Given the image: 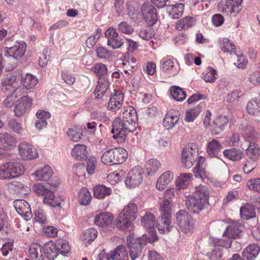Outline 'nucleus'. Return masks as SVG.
Masks as SVG:
<instances>
[{
	"label": "nucleus",
	"mask_w": 260,
	"mask_h": 260,
	"mask_svg": "<svg viewBox=\"0 0 260 260\" xmlns=\"http://www.w3.org/2000/svg\"><path fill=\"white\" fill-rule=\"evenodd\" d=\"M17 143L15 137L8 133L0 134V149L3 150H11L15 146Z\"/></svg>",
	"instance_id": "nucleus-20"
},
{
	"label": "nucleus",
	"mask_w": 260,
	"mask_h": 260,
	"mask_svg": "<svg viewBox=\"0 0 260 260\" xmlns=\"http://www.w3.org/2000/svg\"><path fill=\"white\" fill-rule=\"evenodd\" d=\"M113 220V216L109 212H101L94 217V223L99 226L104 228L110 225Z\"/></svg>",
	"instance_id": "nucleus-28"
},
{
	"label": "nucleus",
	"mask_w": 260,
	"mask_h": 260,
	"mask_svg": "<svg viewBox=\"0 0 260 260\" xmlns=\"http://www.w3.org/2000/svg\"><path fill=\"white\" fill-rule=\"evenodd\" d=\"M219 43L222 51L224 52H229L231 54H236V50L234 45L232 43L228 38L219 39Z\"/></svg>",
	"instance_id": "nucleus-45"
},
{
	"label": "nucleus",
	"mask_w": 260,
	"mask_h": 260,
	"mask_svg": "<svg viewBox=\"0 0 260 260\" xmlns=\"http://www.w3.org/2000/svg\"><path fill=\"white\" fill-rule=\"evenodd\" d=\"M98 232L94 228H89L84 231L81 236L83 240H87L89 244L93 241L97 237Z\"/></svg>",
	"instance_id": "nucleus-55"
},
{
	"label": "nucleus",
	"mask_w": 260,
	"mask_h": 260,
	"mask_svg": "<svg viewBox=\"0 0 260 260\" xmlns=\"http://www.w3.org/2000/svg\"><path fill=\"white\" fill-rule=\"evenodd\" d=\"M14 207L17 212L25 220H28L32 217V213L29 204L24 200H16L13 202Z\"/></svg>",
	"instance_id": "nucleus-15"
},
{
	"label": "nucleus",
	"mask_w": 260,
	"mask_h": 260,
	"mask_svg": "<svg viewBox=\"0 0 260 260\" xmlns=\"http://www.w3.org/2000/svg\"><path fill=\"white\" fill-rule=\"evenodd\" d=\"M94 93L96 99H101L103 98L109 86V81L107 78L99 79Z\"/></svg>",
	"instance_id": "nucleus-34"
},
{
	"label": "nucleus",
	"mask_w": 260,
	"mask_h": 260,
	"mask_svg": "<svg viewBox=\"0 0 260 260\" xmlns=\"http://www.w3.org/2000/svg\"><path fill=\"white\" fill-rule=\"evenodd\" d=\"M33 191L39 196H42L43 198L45 196L50 189L46 187L44 185L37 183L32 186Z\"/></svg>",
	"instance_id": "nucleus-56"
},
{
	"label": "nucleus",
	"mask_w": 260,
	"mask_h": 260,
	"mask_svg": "<svg viewBox=\"0 0 260 260\" xmlns=\"http://www.w3.org/2000/svg\"><path fill=\"white\" fill-rule=\"evenodd\" d=\"M38 82L37 77L30 74L22 75L21 83L23 87L28 89L32 88Z\"/></svg>",
	"instance_id": "nucleus-40"
},
{
	"label": "nucleus",
	"mask_w": 260,
	"mask_h": 260,
	"mask_svg": "<svg viewBox=\"0 0 260 260\" xmlns=\"http://www.w3.org/2000/svg\"><path fill=\"white\" fill-rule=\"evenodd\" d=\"M179 225V231L187 235L192 234L194 231L195 222L190 214L185 210H179L176 214Z\"/></svg>",
	"instance_id": "nucleus-6"
},
{
	"label": "nucleus",
	"mask_w": 260,
	"mask_h": 260,
	"mask_svg": "<svg viewBox=\"0 0 260 260\" xmlns=\"http://www.w3.org/2000/svg\"><path fill=\"white\" fill-rule=\"evenodd\" d=\"M67 133L68 136L73 142H78L82 138V134L76 128H70Z\"/></svg>",
	"instance_id": "nucleus-62"
},
{
	"label": "nucleus",
	"mask_w": 260,
	"mask_h": 260,
	"mask_svg": "<svg viewBox=\"0 0 260 260\" xmlns=\"http://www.w3.org/2000/svg\"><path fill=\"white\" fill-rule=\"evenodd\" d=\"M43 246L38 243H33L30 245L28 255L31 260H44Z\"/></svg>",
	"instance_id": "nucleus-25"
},
{
	"label": "nucleus",
	"mask_w": 260,
	"mask_h": 260,
	"mask_svg": "<svg viewBox=\"0 0 260 260\" xmlns=\"http://www.w3.org/2000/svg\"><path fill=\"white\" fill-rule=\"evenodd\" d=\"M43 201L45 204L53 207L61 208L64 205L63 199L59 196H55L54 191L51 190L44 196Z\"/></svg>",
	"instance_id": "nucleus-22"
},
{
	"label": "nucleus",
	"mask_w": 260,
	"mask_h": 260,
	"mask_svg": "<svg viewBox=\"0 0 260 260\" xmlns=\"http://www.w3.org/2000/svg\"><path fill=\"white\" fill-rule=\"evenodd\" d=\"M196 167L193 168V174L196 178H200L204 180L205 178H207L208 173L205 171L203 165L205 162V157L200 156L198 157Z\"/></svg>",
	"instance_id": "nucleus-32"
},
{
	"label": "nucleus",
	"mask_w": 260,
	"mask_h": 260,
	"mask_svg": "<svg viewBox=\"0 0 260 260\" xmlns=\"http://www.w3.org/2000/svg\"><path fill=\"white\" fill-rule=\"evenodd\" d=\"M128 127V132H133L138 126V116L136 110L132 106L126 107L122 113V119Z\"/></svg>",
	"instance_id": "nucleus-8"
},
{
	"label": "nucleus",
	"mask_w": 260,
	"mask_h": 260,
	"mask_svg": "<svg viewBox=\"0 0 260 260\" xmlns=\"http://www.w3.org/2000/svg\"><path fill=\"white\" fill-rule=\"evenodd\" d=\"M71 154L76 160H86L88 157L87 147L83 144H78L72 149Z\"/></svg>",
	"instance_id": "nucleus-31"
},
{
	"label": "nucleus",
	"mask_w": 260,
	"mask_h": 260,
	"mask_svg": "<svg viewBox=\"0 0 260 260\" xmlns=\"http://www.w3.org/2000/svg\"><path fill=\"white\" fill-rule=\"evenodd\" d=\"M223 154L230 160L238 161L242 158L243 153L240 149L233 148L224 150Z\"/></svg>",
	"instance_id": "nucleus-42"
},
{
	"label": "nucleus",
	"mask_w": 260,
	"mask_h": 260,
	"mask_svg": "<svg viewBox=\"0 0 260 260\" xmlns=\"http://www.w3.org/2000/svg\"><path fill=\"white\" fill-rule=\"evenodd\" d=\"M247 112L252 115L259 116L260 115V98L252 99L247 104Z\"/></svg>",
	"instance_id": "nucleus-39"
},
{
	"label": "nucleus",
	"mask_w": 260,
	"mask_h": 260,
	"mask_svg": "<svg viewBox=\"0 0 260 260\" xmlns=\"http://www.w3.org/2000/svg\"><path fill=\"white\" fill-rule=\"evenodd\" d=\"M24 166L19 162L10 161L0 167V179H12L22 175L24 172Z\"/></svg>",
	"instance_id": "nucleus-5"
},
{
	"label": "nucleus",
	"mask_w": 260,
	"mask_h": 260,
	"mask_svg": "<svg viewBox=\"0 0 260 260\" xmlns=\"http://www.w3.org/2000/svg\"><path fill=\"white\" fill-rule=\"evenodd\" d=\"M160 69L161 72L169 76H173L178 73V70L174 66L173 58L170 56L164 57L160 61Z\"/></svg>",
	"instance_id": "nucleus-16"
},
{
	"label": "nucleus",
	"mask_w": 260,
	"mask_h": 260,
	"mask_svg": "<svg viewBox=\"0 0 260 260\" xmlns=\"http://www.w3.org/2000/svg\"><path fill=\"white\" fill-rule=\"evenodd\" d=\"M194 23V19L190 16H187L177 21L175 27L178 30L188 29L191 27Z\"/></svg>",
	"instance_id": "nucleus-44"
},
{
	"label": "nucleus",
	"mask_w": 260,
	"mask_h": 260,
	"mask_svg": "<svg viewBox=\"0 0 260 260\" xmlns=\"http://www.w3.org/2000/svg\"><path fill=\"white\" fill-rule=\"evenodd\" d=\"M173 178V174L170 171H166L157 179L156 184V188L159 190L164 189L172 182Z\"/></svg>",
	"instance_id": "nucleus-35"
},
{
	"label": "nucleus",
	"mask_w": 260,
	"mask_h": 260,
	"mask_svg": "<svg viewBox=\"0 0 260 260\" xmlns=\"http://www.w3.org/2000/svg\"><path fill=\"white\" fill-rule=\"evenodd\" d=\"M223 248L220 247L214 246V248L210 252L208 253L207 255L210 259L213 260L215 259H220L222 257Z\"/></svg>",
	"instance_id": "nucleus-60"
},
{
	"label": "nucleus",
	"mask_w": 260,
	"mask_h": 260,
	"mask_svg": "<svg viewBox=\"0 0 260 260\" xmlns=\"http://www.w3.org/2000/svg\"><path fill=\"white\" fill-rule=\"evenodd\" d=\"M171 218V217L164 216H159L155 225L160 234H165L170 231Z\"/></svg>",
	"instance_id": "nucleus-36"
},
{
	"label": "nucleus",
	"mask_w": 260,
	"mask_h": 260,
	"mask_svg": "<svg viewBox=\"0 0 260 260\" xmlns=\"http://www.w3.org/2000/svg\"><path fill=\"white\" fill-rule=\"evenodd\" d=\"M127 14L133 22H138V8L137 5L132 2L126 3Z\"/></svg>",
	"instance_id": "nucleus-47"
},
{
	"label": "nucleus",
	"mask_w": 260,
	"mask_h": 260,
	"mask_svg": "<svg viewBox=\"0 0 260 260\" xmlns=\"http://www.w3.org/2000/svg\"><path fill=\"white\" fill-rule=\"evenodd\" d=\"M171 202L169 199L163 200L160 204V215L171 217Z\"/></svg>",
	"instance_id": "nucleus-51"
},
{
	"label": "nucleus",
	"mask_w": 260,
	"mask_h": 260,
	"mask_svg": "<svg viewBox=\"0 0 260 260\" xmlns=\"http://www.w3.org/2000/svg\"><path fill=\"white\" fill-rule=\"evenodd\" d=\"M105 35L108 39L107 45L113 49L120 48L124 44L122 39L113 27L108 28L105 32Z\"/></svg>",
	"instance_id": "nucleus-14"
},
{
	"label": "nucleus",
	"mask_w": 260,
	"mask_h": 260,
	"mask_svg": "<svg viewBox=\"0 0 260 260\" xmlns=\"http://www.w3.org/2000/svg\"><path fill=\"white\" fill-rule=\"evenodd\" d=\"M142 18L146 24L150 26L154 25L158 20L157 12L151 4L144 3L141 8Z\"/></svg>",
	"instance_id": "nucleus-10"
},
{
	"label": "nucleus",
	"mask_w": 260,
	"mask_h": 260,
	"mask_svg": "<svg viewBox=\"0 0 260 260\" xmlns=\"http://www.w3.org/2000/svg\"><path fill=\"white\" fill-rule=\"evenodd\" d=\"M222 146L219 142L213 139L208 143L207 147V153L211 158H220L221 156V150Z\"/></svg>",
	"instance_id": "nucleus-26"
},
{
	"label": "nucleus",
	"mask_w": 260,
	"mask_h": 260,
	"mask_svg": "<svg viewBox=\"0 0 260 260\" xmlns=\"http://www.w3.org/2000/svg\"><path fill=\"white\" fill-rule=\"evenodd\" d=\"M107 260H128L126 248L122 245L117 246L106 256Z\"/></svg>",
	"instance_id": "nucleus-24"
},
{
	"label": "nucleus",
	"mask_w": 260,
	"mask_h": 260,
	"mask_svg": "<svg viewBox=\"0 0 260 260\" xmlns=\"http://www.w3.org/2000/svg\"><path fill=\"white\" fill-rule=\"evenodd\" d=\"M143 171L141 167H136L127 173L124 180L125 185L129 188L139 185L143 181Z\"/></svg>",
	"instance_id": "nucleus-11"
},
{
	"label": "nucleus",
	"mask_w": 260,
	"mask_h": 260,
	"mask_svg": "<svg viewBox=\"0 0 260 260\" xmlns=\"http://www.w3.org/2000/svg\"><path fill=\"white\" fill-rule=\"evenodd\" d=\"M16 86V77L14 75H8L2 79L1 90L5 94L12 93Z\"/></svg>",
	"instance_id": "nucleus-19"
},
{
	"label": "nucleus",
	"mask_w": 260,
	"mask_h": 260,
	"mask_svg": "<svg viewBox=\"0 0 260 260\" xmlns=\"http://www.w3.org/2000/svg\"><path fill=\"white\" fill-rule=\"evenodd\" d=\"M123 101V94L119 91H114L110 99L108 109L109 110L116 111L122 106Z\"/></svg>",
	"instance_id": "nucleus-21"
},
{
	"label": "nucleus",
	"mask_w": 260,
	"mask_h": 260,
	"mask_svg": "<svg viewBox=\"0 0 260 260\" xmlns=\"http://www.w3.org/2000/svg\"><path fill=\"white\" fill-rule=\"evenodd\" d=\"M118 30L124 34L130 35L134 30L133 27L126 21H122L118 25Z\"/></svg>",
	"instance_id": "nucleus-58"
},
{
	"label": "nucleus",
	"mask_w": 260,
	"mask_h": 260,
	"mask_svg": "<svg viewBox=\"0 0 260 260\" xmlns=\"http://www.w3.org/2000/svg\"><path fill=\"white\" fill-rule=\"evenodd\" d=\"M184 5L177 3L172 5L171 11L169 13L170 16L173 19H177L181 17L183 13Z\"/></svg>",
	"instance_id": "nucleus-52"
},
{
	"label": "nucleus",
	"mask_w": 260,
	"mask_h": 260,
	"mask_svg": "<svg viewBox=\"0 0 260 260\" xmlns=\"http://www.w3.org/2000/svg\"><path fill=\"white\" fill-rule=\"evenodd\" d=\"M32 99L27 96L21 98V100L15 106L14 112L16 117H20L32 105Z\"/></svg>",
	"instance_id": "nucleus-17"
},
{
	"label": "nucleus",
	"mask_w": 260,
	"mask_h": 260,
	"mask_svg": "<svg viewBox=\"0 0 260 260\" xmlns=\"http://www.w3.org/2000/svg\"><path fill=\"white\" fill-rule=\"evenodd\" d=\"M229 122L226 116L219 115L216 117L211 125L212 133L214 135L220 134L224 129Z\"/></svg>",
	"instance_id": "nucleus-18"
},
{
	"label": "nucleus",
	"mask_w": 260,
	"mask_h": 260,
	"mask_svg": "<svg viewBox=\"0 0 260 260\" xmlns=\"http://www.w3.org/2000/svg\"><path fill=\"white\" fill-rule=\"evenodd\" d=\"M138 214L137 205L128 204L119 213L116 221V226L122 230L128 229L134 221Z\"/></svg>",
	"instance_id": "nucleus-3"
},
{
	"label": "nucleus",
	"mask_w": 260,
	"mask_h": 260,
	"mask_svg": "<svg viewBox=\"0 0 260 260\" xmlns=\"http://www.w3.org/2000/svg\"><path fill=\"white\" fill-rule=\"evenodd\" d=\"M18 153L24 160H29L38 157L37 149L31 144L26 142H21L18 145Z\"/></svg>",
	"instance_id": "nucleus-12"
},
{
	"label": "nucleus",
	"mask_w": 260,
	"mask_h": 260,
	"mask_svg": "<svg viewBox=\"0 0 260 260\" xmlns=\"http://www.w3.org/2000/svg\"><path fill=\"white\" fill-rule=\"evenodd\" d=\"M210 191L206 185L196 187L193 194L186 201L188 210L193 214H199L208 204Z\"/></svg>",
	"instance_id": "nucleus-2"
},
{
	"label": "nucleus",
	"mask_w": 260,
	"mask_h": 260,
	"mask_svg": "<svg viewBox=\"0 0 260 260\" xmlns=\"http://www.w3.org/2000/svg\"><path fill=\"white\" fill-rule=\"evenodd\" d=\"M27 45L24 41L17 42L13 46L5 48L4 55L17 60H20L25 54Z\"/></svg>",
	"instance_id": "nucleus-9"
},
{
	"label": "nucleus",
	"mask_w": 260,
	"mask_h": 260,
	"mask_svg": "<svg viewBox=\"0 0 260 260\" xmlns=\"http://www.w3.org/2000/svg\"><path fill=\"white\" fill-rule=\"evenodd\" d=\"M126 150L122 147H115L106 151L101 156L103 163L108 166L122 164L127 158Z\"/></svg>",
	"instance_id": "nucleus-4"
},
{
	"label": "nucleus",
	"mask_w": 260,
	"mask_h": 260,
	"mask_svg": "<svg viewBox=\"0 0 260 260\" xmlns=\"http://www.w3.org/2000/svg\"><path fill=\"white\" fill-rule=\"evenodd\" d=\"M92 199L90 191L86 188H82L78 192V200L81 205L86 206L88 205Z\"/></svg>",
	"instance_id": "nucleus-48"
},
{
	"label": "nucleus",
	"mask_w": 260,
	"mask_h": 260,
	"mask_svg": "<svg viewBox=\"0 0 260 260\" xmlns=\"http://www.w3.org/2000/svg\"><path fill=\"white\" fill-rule=\"evenodd\" d=\"M198 151L194 143L188 144L182 150L181 159L183 166L186 168H190L196 159L198 157Z\"/></svg>",
	"instance_id": "nucleus-7"
},
{
	"label": "nucleus",
	"mask_w": 260,
	"mask_h": 260,
	"mask_svg": "<svg viewBox=\"0 0 260 260\" xmlns=\"http://www.w3.org/2000/svg\"><path fill=\"white\" fill-rule=\"evenodd\" d=\"M246 186L250 190L260 192V178H254L248 180Z\"/></svg>",
	"instance_id": "nucleus-63"
},
{
	"label": "nucleus",
	"mask_w": 260,
	"mask_h": 260,
	"mask_svg": "<svg viewBox=\"0 0 260 260\" xmlns=\"http://www.w3.org/2000/svg\"><path fill=\"white\" fill-rule=\"evenodd\" d=\"M98 57L102 59H108L112 55L111 51L104 47H99L95 50Z\"/></svg>",
	"instance_id": "nucleus-61"
},
{
	"label": "nucleus",
	"mask_w": 260,
	"mask_h": 260,
	"mask_svg": "<svg viewBox=\"0 0 260 260\" xmlns=\"http://www.w3.org/2000/svg\"><path fill=\"white\" fill-rule=\"evenodd\" d=\"M170 91L171 96L176 101H183L186 97L185 91L179 86H172Z\"/></svg>",
	"instance_id": "nucleus-46"
},
{
	"label": "nucleus",
	"mask_w": 260,
	"mask_h": 260,
	"mask_svg": "<svg viewBox=\"0 0 260 260\" xmlns=\"http://www.w3.org/2000/svg\"><path fill=\"white\" fill-rule=\"evenodd\" d=\"M141 224L148 230L150 235L143 234L142 237L136 239H127L132 260H135L141 255L142 249L148 243H152L157 240L154 228L156 224L155 218L152 213L145 214L141 219Z\"/></svg>",
	"instance_id": "nucleus-1"
},
{
	"label": "nucleus",
	"mask_w": 260,
	"mask_h": 260,
	"mask_svg": "<svg viewBox=\"0 0 260 260\" xmlns=\"http://www.w3.org/2000/svg\"><path fill=\"white\" fill-rule=\"evenodd\" d=\"M179 114L177 112L170 111L167 112L164 118L163 125L167 129L173 127L178 122Z\"/></svg>",
	"instance_id": "nucleus-30"
},
{
	"label": "nucleus",
	"mask_w": 260,
	"mask_h": 260,
	"mask_svg": "<svg viewBox=\"0 0 260 260\" xmlns=\"http://www.w3.org/2000/svg\"><path fill=\"white\" fill-rule=\"evenodd\" d=\"M192 176L190 173L181 174L176 181L177 187L179 189L186 188L190 182V179Z\"/></svg>",
	"instance_id": "nucleus-49"
},
{
	"label": "nucleus",
	"mask_w": 260,
	"mask_h": 260,
	"mask_svg": "<svg viewBox=\"0 0 260 260\" xmlns=\"http://www.w3.org/2000/svg\"><path fill=\"white\" fill-rule=\"evenodd\" d=\"M240 214L241 218L244 220L253 218L256 216L255 208L253 205L246 203L241 207Z\"/></svg>",
	"instance_id": "nucleus-37"
},
{
	"label": "nucleus",
	"mask_w": 260,
	"mask_h": 260,
	"mask_svg": "<svg viewBox=\"0 0 260 260\" xmlns=\"http://www.w3.org/2000/svg\"><path fill=\"white\" fill-rule=\"evenodd\" d=\"M52 174L53 171L51 168L48 165H46L43 169L32 173L31 176L37 181H48L52 176Z\"/></svg>",
	"instance_id": "nucleus-27"
},
{
	"label": "nucleus",
	"mask_w": 260,
	"mask_h": 260,
	"mask_svg": "<svg viewBox=\"0 0 260 260\" xmlns=\"http://www.w3.org/2000/svg\"><path fill=\"white\" fill-rule=\"evenodd\" d=\"M9 128L14 133L21 135L24 131L22 123L16 119H11L8 123Z\"/></svg>",
	"instance_id": "nucleus-54"
},
{
	"label": "nucleus",
	"mask_w": 260,
	"mask_h": 260,
	"mask_svg": "<svg viewBox=\"0 0 260 260\" xmlns=\"http://www.w3.org/2000/svg\"><path fill=\"white\" fill-rule=\"evenodd\" d=\"M54 243L56 245L57 250L58 251V252H57L58 255L60 254L65 256L67 254L70 252V246L68 241L66 240L59 239L56 240Z\"/></svg>",
	"instance_id": "nucleus-43"
},
{
	"label": "nucleus",
	"mask_w": 260,
	"mask_h": 260,
	"mask_svg": "<svg viewBox=\"0 0 260 260\" xmlns=\"http://www.w3.org/2000/svg\"><path fill=\"white\" fill-rule=\"evenodd\" d=\"M160 167V162L155 159H150L146 165V173L148 175H152L158 171Z\"/></svg>",
	"instance_id": "nucleus-53"
},
{
	"label": "nucleus",
	"mask_w": 260,
	"mask_h": 260,
	"mask_svg": "<svg viewBox=\"0 0 260 260\" xmlns=\"http://www.w3.org/2000/svg\"><path fill=\"white\" fill-rule=\"evenodd\" d=\"M243 0H226L222 12L236 15L241 10V4Z\"/></svg>",
	"instance_id": "nucleus-23"
},
{
	"label": "nucleus",
	"mask_w": 260,
	"mask_h": 260,
	"mask_svg": "<svg viewBox=\"0 0 260 260\" xmlns=\"http://www.w3.org/2000/svg\"><path fill=\"white\" fill-rule=\"evenodd\" d=\"M51 49L49 48H45L43 51L42 54L39 57V63L42 68L45 67L50 58Z\"/></svg>",
	"instance_id": "nucleus-57"
},
{
	"label": "nucleus",
	"mask_w": 260,
	"mask_h": 260,
	"mask_svg": "<svg viewBox=\"0 0 260 260\" xmlns=\"http://www.w3.org/2000/svg\"><path fill=\"white\" fill-rule=\"evenodd\" d=\"M61 75L62 80L66 83L71 85L74 84L75 81V77L74 75L67 70L62 71Z\"/></svg>",
	"instance_id": "nucleus-59"
},
{
	"label": "nucleus",
	"mask_w": 260,
	"mask_h": 260,
	"mask_svg": "<svg viewBox=\"0 0 260 260\" xmlns=\"http://www.w3.org/2000/svg\"><path fill=\"white\" fill-rule=\"evenodd\" d=\"M216 74V70L211 67H209L208 68L207 72L206 74H203V79L206 82L213 83L215 80V75Z\"/></svg>",
	"instance_id": "nucleus-64"
},
{
	"label": "nucleus",
	"mask_w": 260,
	"mask_h": 260,
	"mask_svg": "<svg viewBox=\"0 0 260 260\" xmlns=\"http://www.w3.org/2000/svg\"><path fill=\"white\" fill-rule=\"evenodd\" d=\"M127 125L124 123L121 118L117 117L112 122V128L111 130L112 137L114 139L118 138L121 140H124L126 137V133L128 132Z\"/></svg>",
	"instance_id": "nucleus-13"
},
{
	"label": "nucleus",
	"mask_w": 260,
	"mask_h": 260,
	"mask_svg": "<svg viewBox=\"0 0 260 260\" xmlns=\"http://www.w3.org/2000/svg\"><path fill=\"white\" fill-rule=\"evenodd\" d=\"M260 251L259 246L256 244L248 245L242 252L243 260H253L256 257Z\"/></svg>",
	"instance_id": "nucleus-33"
},
{
	"label": "nucleus",
	"mask_w": 260,
	"mask_h": 260,
	"mask_svg": "<svg viewBox=\"0 0 260 260\" xmlns=\"http://www.w3.org/2000/svg\"><path fill=\"white\" fill-rule=\"evenodd\" d=\"M91 70L98 76L99 79L106 78L108 69L105 64L101 62L96 63L91 68Z\"/></svg>",
	"instance_id": "nucleus-50"
},
{
	"label": "nucleus",
	"mask_w": 260,
	"mask_h": 260,
	"mask_svg": "<svg viewBox=\"0 0 260 260\" xmlns=\"http://www.w3.org/2000/svg\"><path fill=\"white\" fill-rule=\"evenodd\" d=\"M55 245V243L50 240L42 246L45 258L46 257L49 260H54L57 257L58 251L57 250Z\"/></svg>",
	"instance_id": "nucleus-29"
},
{
	"label": "nucleus",
	"mask_w": 260,
	"mask_h": 260,
	"mask_svg": "<svg viewBox=\"0 0 260 260\" xmlns=\"http://www.w3.org/2000/svg\"><path fill=\"white\" fill-rule=\"evenodd\" d=\"M242 226L238 223H232L229 225L226 230L225 234L229 238L236 239L240 237L242 232Z\"/></svg>",
	"instance_id": "nucleus-41"
},
{
	"label": "nucleus",
	"mask_w": 260,
	"mask_h": 260,
	"mask_svg": "<svg viewBox=\"0 0 260 260\" xmlns=\"http://www.w3.org/2000/svg\"><path fill=\"white\" fill-rule=\"evenodd\" d=\"M111 192V188L103 184H98L93 187V196L98 199H103Z\"/></svg>",
	"instance_id": "nucleus-38"
}]
</instances>
